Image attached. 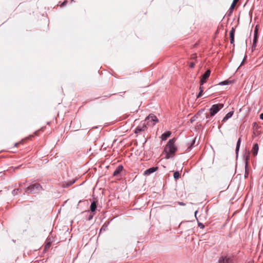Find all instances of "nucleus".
Masks as SVG:
<instances>
[{"label":"nucleus","mask_w":263,"mask_h":263,"mask_svg":"<svg viewBox=\"0 0 263 263\" xmlns=\"http://www.w3.org/2000/svg\"><path fill=\"white\" fill-rule=\"evenodd\" d=\"M234 42V38H230L231 44H233Z\"/></svg>","instance_id":"nucleus-29"},{"label":"nucleus","mask_w":263,"mask_h":263,"mask_svg":"<svg viewBox=\"0 0 263 263\" xmlns=\"http://www.w3.org/2000/svg\"><path fill=\"white\" fill-rule=\"evenodd\" d=\"M232 259L228 256H222L219 259V263H231Z\"/></svg>","instance_id":"nucleus-6"},{"label":"nucleus","mask_w":263,"mask_h":263,"mask_svg":"<svg viewBox=\"0 0 263 263\" xmlns=\"http://www.w3.org/2000/svg\"><path fill=\"white\" fill-rule=\"evenodd\" d=\"M195 139H194L193 141V142L192 143V145L194 144L195 143Z\"/></svg>","instance_id":"nucleus-36"},{"label":"nucleus","mask_w":263,"mask_h":263,"mask_svg":"<svg viewBox=\"0 0 263 263\" xmlns=\"http://www.w3.org/2000/svg\"><path fill=\"white\" fill-rule=\"evenodd\" d=\"M260 119L263 120V112L260 115Z\"/></svg>","instance_id":"nucleus-32"},{"label":"nucleus","mask_w":263,"mask_h":263,"mask_svg":"<svg viewBox=\"0 0 263 263\" xmlns=\"http://www.w3.org/2000/svg\"><path fill=\"white\" fill-rule=\"evenodd\" d=\"M20 190L19 189H14L12 191V194L13 195L15 196L17 194V192Z\"/></svg>","instance_id":"nucleus-21"},{"label":"nucleus","mask_w":263,"mask_h":263,"mask_svg":"<svg viewBox=\"0 0 263 263\" xmlns=\"http://www.w3.org/2000/svg\"><path fill=\"white\" fill-rule=\"evenodd\" d=\"M192 146V145L191 144V145L190 146V147H188V148H190V147H191Z\"/></svg>","instance_id":"nucleus-40"},{"label":"nucleus","mask_w":263,"mask_h":263,"mask_svg":"<svg viewBox=\"0 0 263 263\" xmlns=\"http://www.w3.org/2000/svg\"><path fill=\"white\" fill-rule=\"evenodd\" d=\"M211 71L210 70H208L205 71V72L202 76L201 78V85H202L206 81V80L210 76Z\"/></svg>","instance_id":"nucleus-4"},{"label":"nucleus","mask_w":263,"mask_h":263,"mask_svg":"<svg viewBox=\"0 0 263 263\" xmlns=\"http://www.w3.org/2000/svg\"><path fill=\"white\" fill-rule=\"evenodd\" d=\"M50 247V243H48L45 246V249H47L48 248H49Z\"/></svg>","instance_id":"nucleus-31"},{"label":"nucleus","mask_w":263,"mask_h":263,"mask_svg":"<svg viewBox=\"0 0 263 263\" xmlns=\"http://www.w3.org/2000/svg\"><path fill=\"white\" fill-rule=\"evenodd\" d=\"M258 148V145L257 143L253 145L252 149V152L254 156H256L257 155Z\"/></svg>","instance_id":"nucleus-12"},{"label":"nucleus","mask_w":263,"mask_h":263,"mask_svg":"<svg viewBox=\"0 0 263 263\" xmlns=\"http://www.w3.org/2000/svg\"><path fill=\"white\" fill-rule=\"evenodd\" d=\"M235 29L232 28L230 32V38H234Z\"/></svg>","instance_id":"nucleus-18"},{"label":"nucleus","mask_w":263,"mask_h":263,"mask_svg":"<svg viewBox=\"0 0 263 263\" xmlns=\"http://www.w3.org/2000/svg\"><path fill=\"white\" fill-rule=\"evenodd\" d=\"M249 155H250V153H249V152H248L246 156H244L245 159V161H246L245 162L246 173L245 175V177H247L248 175V172H247V167L248 165V161H249V158H250Z\"/></svg>","instance_id":"nucleus-9"},{"label":"nucleus","mask_w":263,"mask_h":263,"mask_svg":"<svg viewBox=\"0 0 263 263\" xmlns=\"http://www.w3.org/2000/svg\"><path fill=\"white\" fill-rule=\"evenodd\" d=\"M93 217V214H90L89 216L88 220H91V219H92Z\"/></svg>","instance_id":"nucleus-27"},{"label":"nucleus","mask_w":263,"mask_h":263,"mask_svg":"<svg viewBox=\"0 0 263 263\" xmlns=\"http://www.w3.org/2000/svg\"><path fill=\"white\" fill-rule=\"evenodd\" d=\"M42 190V186L39 183H34L30 185L26 189V193H35Z\"/></svg>","instance_id":"nucleus-2"},{"label":"nucleus","mask_w":263,"mask_h":263,"mask_svg":"<svg viewBox=\"0 0 263 263\" xmlns=\"http://www.w3.org/2000/svg\"><path fill=\"white\" fill-rule=\"evenodd\" d=\"M146 120H147L148 122H153V124H155L158 122V120L156 116L153 114H150L148 117H147Z\"/></svg>","instance_id":"nucleus-5"},{"label":"nucleus","mask_w":263,"mask_h":263,"mask_svg":"<svg viewBox=\"0 0 263 263\" xmlns=\"http://www.w3.org/2000/svg\"><path fill=\"white\" fill-rule=\"evenodd\" d=\"M146 128V126L144 124H143L142 125H139L135 129V133L138 134L140 132L144 131Z\"/></svg>","instance_id":"nucleus-11"},{"label":"nucleus","mask_w":263,"mask_h":263,"mask_svg":"<svg viewBox=\"0 0 263 263\" xmlns=\"http://www.w3.org/2000/svg\"><path fill=\"white\" fill-rule=\"evenodd\" d=\"M238 1V0H233V2L234 3H236Z\"/></svg>","instance_id":"nucleus-35"},{"label":"nucleus","mask_w":263,"mask_h":263,"mask_svg":"<svg viewBox=\"0 0 263 263\" xmlns=\"http://www.w3.org/2000/svg\"><path fill=\"white\" fill-rule=\"evenodd\" d=\"M158 167H151L146 170L145 171L144 174L145 175H149L151 174L152 173H154L158 170Z\"/></svg>","instance_id":"nucleus-10"},{"label":"nucleus","mask_w":263,"mask_h":263,"mask_svg":"<svg viewBox=\"0 0 263 263\" xmlns=\"http://www.w3.org/2000/svg\"><path fill=\"white\" fill-rule=\"evenodd\" d=\"M175 140L174 139L169 140L168 143H167L165 148L164 152L165 153L166 159H169L171 157L172 155H173L177 150V147L174 144Z\"/></svg>","instance_id":"nucleus-1"},{"label":"nucleus","mask_w":263,"mask_h":263,"mask_svg":"<svg viewBox=\"0 0 263 263\" xmlns=\"http://www.w3.org/2000/svg\"><path fill=\"white\" fill-rule=\"evenodd\" d=\"M197 213V211H196L195 212V216H196V214Z\"/></svg>","instance_id":"nucleus-38"},{"label":"nucleus","mask_w":263,"mask_h":263,"mask_svg":"<svg viewBox=\"0 0 263 263\" xmlns=\"http://www.w3.org/2000/svg\"><path fill=\"white\" fill-rule=\"evenodd\" d=\"M223 104L219 103L213 105L210 108V116L213 117L216 115L221 108L223 107Z\"/></svg>","instance_id":"nucleus-3"},{"label":"nucleus","mask_w":263,"mask_h":263,"mask_svg":"<svg viewBox=\"0 0 263 263\" xmlns=\"http://www.w3.org/2000/svg\"><path fill=\"white\" fill-rule=\"evenodd\" d=\"M235 4H236V3H234V2H233V3L231 4V5L230 6V12H231L232 11V10H233L234 8L235 7Z\"/></svg>","instance_id":"nucleus-23"},{"label":"nucleus","mask_w":263,"mask_h":263,"mask_svg":"<svg viewBox=\"0 0 263 263\" xmlns=\"http://www.w3.org/2000/svg\"><path fill=\"white\" fill-rule=\"evenodd\" d=\"M203 92V90H200L197 96V98H199V97H200L202 96Z\"/></svg>","instance_id":"nucleus-24"},{"label":"nucleus","mask_w":263,"mask_h":263,"mask_svg":"<svg viewBox=\"0 0 263 263\" xmlns=\"http://www.w3.org/2000/svg\"><path fill=\"white\" fill-rule=\"evenodd\" d=\"M229 81H222L221 82H220L219 83V85H227L229 83Z\"/></svg>","instance_id":"nucleus-20"},{"label":"nucleus","mask_w":263,"mask_h":263,"mask_svg":"<svg viewBox=\"0 0 263 263\" xmlns=\"http://www.w3.org/2000/svg\"><path fill=\"white\" fill-rule=\"evenodd\" d=\"M257 32H258V29L256 27L255 30H254V39H253V42L252 45V50H253L256 47V43L257 42Z\"/></svg>","instance_id":"nucleus-8"},{"label":"nucleus","mask_w":263,"mask_h":263,"mask_svg":"<svg viewBox=\"0 0 263 263\" xmlns=\"http://www.w3.org/2000/svg\"><path fill=\"white\" fill-rule=\"evenodd\" d=\"M233 115V111H230L228 112L223 118L222 121H226L227 120H228L229 118H230L232 115Z\"/></svg>","instance_id":"nucleus-16"},{"label":"nucleus","mask_w":263,"mask_h":263,"mask_svg":"<svg viewBox=\"0 0 263 263\" xmlns=\"http://www.w3.org/2000/svg\"><path fill=\"white\" fill-rule=\"evenodd\" d=\"M171 133L170 132H167L163 133L161 135L162 140H166L167 139V138H168L171 136Z\"/></svg>","instance_id":"nucleus-14"},{"label":"nucleus","mask_w":263,"mask_h":263,"mask_svg":"<svg viewBox=\"0 0 263 263\" xmlns=\"http://www.w3.org/2000/svg\"><path fill=\"white\" fill-rule=\"evenodd\" d=\"M178 204L180 205L184 206L185 205V203L182 202H178Z\"/></svg>","instance_id":"nucleus-28"},{"label":"nucleus","mask_w":263,"mask_h":263,"mask_svg":"<svg viewBox=\"0 0 263 263\" xmlns=\"http://www.w3.org/2000/svg\"><path fill=\"white\" fill-rule=\"evenodd\" d=\"M195 120V117H193L191 118L190 121L191 122H193Z\"/></svg>","instance_id":"nucleus-30"},{"label":"nucleus","mask_w":263,"mask_h":263,"mask_svg":"<svg viewBox=\"0 0 263 263\" xmlns=\"http://www.w3.org/2000/svg\"><path fill=\"white\" fill-rule=\"evenodd\" d=\"M18 144H19V143H16L15 144V146H17V145H18Z\"/></svg>","instance_id":"nucleus-37"},{"label":"nucleus","mask_w":263,"mask_h":263,"mask_svg":"<svg viewBox=\"0 0 263 263\" xmlns=\"http://www.w3.org/2000/svg\"><path fill=\"white\" fill-rule=\"evenodd\" d=\"M189 66L191 68H193L194 67L195 63L194 62H191L190 63Z\"/></svg>","instance_id":"nucleus-26"},{"label":"nucleus","mask_w":263,"mask_h":263,"mask_svg":"<svg viewBox=\"0 0 263 263\" xmlns=\"http://www.w3.org/2000/svg\"><path fill=\"white\" fill-rule=\"evenodd\" d=\"M173 176L175 179H178L180 177L179 172L178 171H176V172H174Z\"/></svg>","instance_id":"nucleus-19"},{"label":"nucleus","mask_w":263,"mask_h":263,"mask_svg":"<svg viewBox=\"0 0 263 263\" xmlns=\"http://www.w3.org/2000/svg\"><path fill=\"white\" fill-rule=\"evenodd\" d=\"M203 90V87H202V85H200V87H199V90Z\"/></svg>","instance_id":"nucleus-34"},{"label":"nucleus","mask_w":263,"mask_h":263,"mask_svg":"<svg viewBox=\"0 0 263 263\" xmlns=\"http://www.w3.org/2000/svg\"><path fill=\"white\" fill-rule=\"evenodd\" d=\"M257 32H258V29L256 27L255 30H254V39H253V42L252 45V50H253L256 47V43L257 42Z\"/></svg>","instance_id":"nucleus-7"},{"label":"nucleus","mask_w":263,"mask_h":263,"mask_svg":"<svg viewBox=\"0 0 263 263\" xmlns=\"http://www.w3.org/2000/svg\"><path fill=\"white\" fill-rule=\"evenodd\" d=\"M66 3V1H64V2L61 4V7L64 6L65 5Z\"/></svg>","instance_id":"nucleus-33"},{"label":"nucleus","mask_w":263,"mask_h":263,"mask_svg":"<svg viewBox=\"0 0 263 263\" xmlns=\"http://www.w3.org/2000/svg\"><path fill=\"white\" fill-rule=\"evenodd\" d=\"M123 166L121 165H119L115 170L113 175L116 176L119 174L123 170Z\"/></svg>","instance_id":"nucleus-13"},{"label":"nucleus","mask_w":263,"mask_h":263,"mask_svg":"<svg viewBox=\"0 0 263 263\" xmlns=\"http://www.w3.org/2000/svg\"><path fill=\"white\" fill-rule=\"evenodd\" d=\"M198 227L201 229H203L204 228V226L201 222L198 223Z\"/></svg>","instance_id":"nucleus-25"},{"label":"nucleus","mask_w":263,"mask_h":263,"mask_svg":"<svg viewBox=\"0 0 263 263\" xmlns=\"http://www.w3.org/2000/svg\"><path fill=\"white\" fill-rule=\"evenodd\" d=\"M73 0H71V1H73Z\"/></svg>","instance_id":"nucleus-41"},{"label":"nucleus","mask_w":263,"mask_h":263,"mask_svg":"<svg viewBox=\"0 0 263 263\" xmlns=\"http://www.w3.org/2000/svg\"><path fill=\"white\" fill-rule=\"evenodd\" d=\"M90 211L91 212H94L97 208V204L96 201H93L90 205Z\"/></svg>","instance_id":"nucleus-17"},{"label":"nucleus","mask_w":263,"mask_h":263,"mask_svg":"<svg viewBox=\"0 0 263 263\" xmlns=\"http://www.w3.org/2000/svg\"><path fill=\"white\" fill-rule=\"evenodd\" d=\"M240 142H241V138H239L238 139V140H237L236 149H235V153H236V156H238V152H239V147H240Z\"/></svg>","instance_id":"nucleus-15"},{"label":"nucleus","mask_w":263,"mask_h":263,"mask_svg":"<svg viewBox=\"0 0 263 263\" xmlns=\"http://www.w3.org/2000/svg\"><path fill=\"white\" fill-rule=\"evenodd\" d=\"M192 146V145L191 144V145L190 146V147H188V148H190V147H191Z\"/></svg>","instance_id":"nucleus-39"},{"label":"nucleus","mask_w":263,"mask_h":263,"mask_svg":"<svg viewBox=\"0 0 263 263\" xmlns=\"http://www.w3.org/2000/svg\"><path fill=\"white\" fill-rule=\"evenodd\" d=\"M75 182V180H73L72 181H71L69 183H67L65 185L64 184V187H68L71 185H72V184H73Z\"/></svg>","instance_id":"nucleus-22"}]
</instances>
